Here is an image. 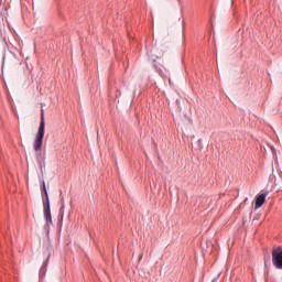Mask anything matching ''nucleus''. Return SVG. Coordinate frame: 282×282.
Listing matches in <instances>:
<instances>
[{
    "mask_svg": "<svg viewBox=\"0 0 282 282\" xmlns=\"http://www.w3.org/2000/svg\"><path fill=\"white\" fill-rule=\"evenodd\" d=\"M46 252H47L46 260L43 262L40 269V279H43V276H45V273L47 272V263L50 261V258L52 257V247H47Z\"/></svg>",
    "mask_w": 282,
    "mask_h": 282,
    "instance_id": "nucleus-3",
    "label": "nucleus"
},
{
    "mask_svg": "<svg viewBox=\"0 0 282 282\" xmlns=\"http://www.w3.org/2000/svg\"><path fill=\"white\" fill-rule=\"evenodd\" d=\"M153 67H154L155 72L159 73V75L161 76V78H166V74H164V72L162 70V68H160V67L158 66V64H153Z\"/></svg>",
    "mask_w": 282,
    "mask_h": 282,
    "instance_id": "nucleus-7",
    "label": "nucleus"
},
{
    "mask_svg": "<svg viewBox=\"0 0 282 282\" xmlns=\"http://www.w3.org/2000/svg\"><path fill=\"white\" fill-rule=\"evenodd\" d=\"M43 213H44V219L46 221V226H52V209L50 207V203L43 204Z\"/></svg>",
    "mask_w": 282,
    "mask_h": 282,
    "instance_id": "nucleus-4",
    "label": "nucleus"
},
{
    "mask_svg": "<svg viewBox=\"0 0 282 282\" xmlns=\"http://www.w3.org/2000/svg\"><path fill=\"white\" fill-rule=\"evenodd\" d=\"M272 263L276 270H282V247H278L271 252Z\"/></svg>",
    "mask_w": 282,
    "mask_h": 282,
    "instance_id": "nucleus-2",
    "label": "nucleus"
},
{
    "mask_svg": "<svg viewBox=\"0 0 282 282\" xmlns=\"http://www.w3.org/2000/svg\"><path fill=\"white\" fill-rule=\"evenodd\" d=\"M265 197H268V192L264 194H258L256 196V204H254V209L261 208L265 204Z\"/></svg>",
    "mask_w": 282,
    "mask_h": 282,
    "instance_id": "nucleus-6",
    "label": "nucleus"
},
{
    "mask_svg": "<svg viewBox=\"0 0 282 282\" xmlns=\"http://www.w3.org/2000/svg\"><path fill=\"white\" fill-rule=\"evenodd\" d=\"M43 138H45V112L42 108L39 130L33 142V149L36 152L35 160L41 170H43V163L45 162V156H43Z\"/></svg>",
    "mask_w": 282,
    "mask_h": 282,
    "instance_id": "nucleus-1",
    "label": "nucleus"
},
{
    "mask_svg": "<svg viewBox=\"0 0 282 282\" xmlns=\"http://www.w3.org/2000/svg\"><path fill=\"white\" fill-rule=\"evenodd\" d=\"M41 195H42V204H50V194L47 193L45 181H42Z\"/></svg>",
    "mask_w": 282,
    "mask_h": 282,
    "instance_id": "nucleus-5",
    "label": "nucleus"
}]
</instances>
